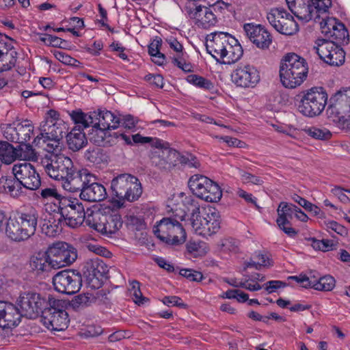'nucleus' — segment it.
<instances>
[{"label":"nucleus","instance_id":"1","mask_svg":"<svg viewBox=\"0 0 350 350\" xmlns=\"http://www.w3.org/2000/svg\"><path fill=\"white\" fill-rule=\"evenodd\" d=\"M23 315L34 319L40 315L43 324L55 331L67 328L70 321L66 310L67 302L52 295L40 294L34 291L21 293L16 301Z\"/></svg>","mask_w":350,"mask_h":350},{"label":"nucleus","instance_id":"2","mask_svg":"<svg viewBox=\"0 0 350 350\" xmlns=\"http://www.w3.org/2000/svg\"><path fill=\"white\" fill-rule=\"evenodd\" d=\"M38 217V211L32 207L25 211L18 212L6 222L7 237L15 242L27 240L36 232Z\"/></svg>","mask_w":350,"mask_h":350},{"label":"nucleus","instance_id":"3","mask_svg":"<svg viewBox=\"0 0 350 350\" xmlns=\"http://www.w3.org/2000/svg\"><path fill=\"white\" fill-rule=\"evenodd\" d=\"M308 66L306 60L295 53L286 54L280 62V77L287 88L299 86L306 79Z\"/></svg>","mask_w":350,"mask_h":350},{"label":"nucleus","instance_id":"4","mask_svg":"<svg viewBox=\"0 0 350 350\" xmlns=\"http://www.w3.org/2000/svg\"><path fill=\"white\" fill-rule=\"evenodd\" d=\"M295 105L298 111L309 118L320 115L327 102V94L322 87H314L296 95Z\"/></svg>","mask_w":350,"mask_h":350},{"label":"nucleus","instance_id":"5","mask_svg":"<svg viewBox=\"0 0 350 350\" xmlns=\"http://www.w3.org/2000/svg\"><path fill=\"white\" fill-rule=\"evenodd\" d=\"M288 9L299 20L308 22L317 21L321 14L329 12L332 0H286Z\"/></svg>","mask_w":350,"mask_h":350},{"label":"nucleus","instance_id":"6","mask_svg":"<svg viewBox=\"0 0 350 350\" xmlns=\"http://www.w3.org/2000/svg\"><path fill=\"white\" fill-rule=\"evenodd\" d=\"M149 144L157 148L150 157L151 165L161 173L170 172L176 166L178 151L170 148L168 142L157 137H152V141Z\"/></svg>","mask_w":350,"mask_h":350},{"label":"nucleus","instance_id":"7","mask_svg":"<svg viewBox=\"0 0 350 350\" xmlns=\"http://www.w3.org/2000/svg\"><path fill=\"white\" fill-rule=\"evenodd\" d=\"M155 236L168 245H176L186 240V232L179 221L171 217H163L153 228Z\"/></svg>","mask_w":350,"mask_h":350},{"label":"nucleus","instance_id":"8","mask_svg":"<svg viewBox=\"0 0 350 350\" xmlns=\"http://www.w3.org/2000/svg\"><path fill=\"white\" fill-rule=\"evenodd\" d=\"M57 210L64 225L70 228H77L85 221L84 205L77 198L66 197L60 199Z\"/></svg>","mask_w":350,"mask_h":350},{"label":"nucleus","instance_id":"9","mask_svg":"<svg viewBox=\"0 0 350 350\" xmlns=\"http://www.w3.org/2000/svg\"><path fill=\"white\" fill-rule=\"evenodd\" d=\"M188 186L195 196L206 202H216L222 196L219 185L201 174L191 176L188 181Z\"/></svg>","mask_w":350,"mask_h":350},{"label":"nucleus","instance_id":"10","mask_svg":"<svg viewBox=\"0 0 350 350\" xmlns=\"http://www.w3.org/2000/svg\"><path fill=\"white\" fill-rule=\"evenodd\" d=\"M42 164L49 176L55 180H64L74 169L72 160L64 154L46 155Z\"/></svg>","mask_w":350,"mask_h":350},{"label":"nucleus","instance_id":"11","mask_svg":"<svg viewBox=\"0 0 350 350\" xmlns=\"http://www.w3.org/2000/svg\"><path fill=\"white\" fill-rule=\"evenodd\" d=\"M313 49L321 59L330 66H339L345 62V53L340 44L327 39L319 38L315 41Z\"/></svg>","mask_w":350,"mask_h":350},{"label":"nucleus","instance_id":"12","mask_svg":"<svg viewBox=\"0 0 350 350\" xmlns=\"http://www.w3.org/2000/svg\"><path fill=\"white\" fill-rule=\"evenodd\" d=\"M53 284L57 291L73 295L79 291L82 286L81 274L77 270L65 269L53 276Z\"/></svg>","mask_w":350,"mask_h":350},{"label":"nucleus","instance_id":"13","mask_svg":"<svg viewBox=\"0 0 350 350\" xmlns=\"http://www.w3.org/2000/svg\"><path fill=\"white\" fill-rule=\"evenodd\" d=\"M46 254L53 269L70 265L77 258L75 248L65 242L53 243L48 247Z\"/></svg>","mask_w":350,"mask_h":350},{"label":"nucleus","instance_id":"14","mask_svg":"<svg viewBox=\"0 0 350 350\" xmlns=\"http://www.w3.org/2000/svg\"><path fill=\"white\" fill-rule=\"evenodd\" d=\"M267 18L271 25L279 33L292 36L299 29L292 15L282 8H275L267 14Z\"/></svg>","mask_w":350,"mask_h":350},{"label":"nucleus","instance_id":"15","mask_svg":"<svg viewBox=\"0 0 350 350\" xmlns=\"http://www.w3.org/2000/svg\"><path fill=\"white\" fill-rule=\"evenodd\" d=\"M107 271V265L98 257L87 260L83 269L88 284L94 288H98L101 286Z\"/></svg>","mask_w":350,"mask_h":350},{"label":"nucleus","instance_id":"16","mask_svg":"<svg viewBox=\"0 0 350 350\" xmlns=\"http://www.w3.org/2000/svg\"><path fill=\"white\" fill-rule=\"evenodd\" d=\"M217 8H221L219 3L213 4L211 8L194 3L193 7H187L189 17L197 20V25L203 29H208L217 23V16L213 12Z\"/></svg>","mask_w":350,"mask_h":350},{"label":"nucleus","instance_id":"17","mask_svg":"<svg viewBox=\"0 0 350 350\" xmlns=\"http://www.w3.org/2000/svg\"><path fill=\"white\" fill-rule=\"evenodd\" d=\"M12 171L16 177L21 180L25 189L37 190L41 186V178L34 166L30 163L23 162L14 165Z\"/></svg>","mask_w":350,"mask_h":350},{"label":"nucleus","instance_id":"18","mask_svg":"<svg viewBox=\"0 0 350 350\" xmlns=\"http://www.w3.org/2000/svg\"><path fill=\"white\" fill-rule=\"evenodd\" d=\"M232 82L241 88H254L260 81L257 69L251 65H240L231 75Z\"/></svg>","mask_w":350,"mask_h":350},{"label":"nucleus","instance_id":"19","mask_svg":"<svg viewBox=\"0 0 350 350\" xmlns=\"http://www.w3.org/2000/svg\"><path fill=\"white\" fill-rule=\"evenodd\" d=\"M244 31L249 40L260 49H268L273 41L270 32L262 25L246 23Z\"/></svg>","mask_w":350,"mask_h":350},{"label":"nucleus","instance_id":"20","mask_svg":"<svg viewBox=\"0 0 350 350\" xmlns=\"http://www.w3.org/2000/svg\"><path fill=\"white\" fill-rule=\"evenodd\" d=\"M94 176L90 174L87 170H81L77 171L73 169L65 178L62 183L63 188L70 192L81 193L85 187L88 185L89 179L94 178Z\"/></svg>","mask_w":350,"mask_h":350},{"label":"nucleus","instance_id":"21","mask_svg":"<svg viewBox=\"0 0 350 350\" xmlns=\"http://www.w3.org/2000/svg\"><path fill=\"white\" fill-rule=\"evenodd\" d=\"M327 116L330 121H332L340 128H345L349 126L350 119L348 118V109L347 105H342L333 96L330 98V104L326 110Z\"/></svg>","mask_w":350,"mask_h":350},{"label":"nucleus","instance_id":"22","mask_svg":"<svg viewBox=\"0 0 350 350\" xmlns=\"http://www.w3.org/2000/svg\"><path fill=\"white\" fill-rule=\"evenodd\" d=\"M229 34L223 31L214 32L209 35L212 38L207 40L206 51L218 63L221 60V55L224 54L223 53L225 51V46L227 44Z\"/></svg>","mask_w":350,"mask_h":350},{"label":"nucleus","instance_id":"23","mask_svg":"<svg viewBox=\"0 0 350 350\" xmlns=\"http://www.w3.org/2000/svg\"><path fill=\"white\" fill-rule=\"evenodd\" d=\"M89 119L92 120L93 124L100 126L109 131L116 129L120 125V118L116 116L112 112L107 110H98L90 112Z\"/></svg>","mask_w":350,"mask_h":350},{"label":"nucleus","instance_id":"24","mask_svg":"<svg viewBox=\"0 0 350 350\" xmlns=\"http://www.w3.org/2000/svg\"><path fill=\"white\" fill-rule=\"evenodd\" d=\"M226 43L225 51L223 53L224 54L221 55L219 61L221 64H234L241 59L243 53V48L238 40L230 34H229Z\"/></svg>","mask_w":350,"mask_h":350},{"label":"nucleus","instance_id":"25","mask_svg":"<svg viewBox=\"0 0 350 350\" xmlns=\"http://www.w3.org/2000/svg\"><path fill=\"white\" fill-rule=\"evenodd\" d=\"M94 178H90L88 185L85 189L80 193V198L86 202H100L104 200L107 193L105 187L100 183L94 182Z\"/></svg>","mask_w":350,"mask_h":350},{"label":"nucleus","instance_id":"26","mask_svg":"<svg viewBox=\"0 0 350 350\" xmlns=\"http://www.w3.org/2000/svg\"><path fill=\"white\" fill-rule=\"evenodd\" d=\"M88 131V139L97 146H111L115 144L112 133L103 127L91 124Z\"/></svg>","mask_w":350,"mask_h":350},{"label":"nucleus","instance_id":"27","mask_svg":"<svg viewBox=\"0 0 350 350\" xmlns=\"http://www.w3.org/2000/svg\"><path fill=\"white\" fill-rule=\"evenodd\" d=\"M64 226L58 212L49 213L40 223L41 232L50 237H55L59 234Z\"/></svg>","mask_w":350,"mask_h":350},{"label":"nucleus","instance_id":"28","mask_svg":"<svg viewBox=\"0 0 350 350\" xmlns=\"http://www.w3.org/2000/svg\"><path fill=\"white\" fill-rule=\"evenodd\" d=\"M131 184H129L127 189L122 194V198L120 200H113V204L117 208H122L124 206L125 201L135 202L137 200L142 194V187L139 179L134 176Z\"/></svg>","mask_w":350,"mask_h":350},{"label":"nucleus","instance_id":"29","mask_svg":"<svg viewBox=\"0 0 350 350\" xmlns=\"http://www.w3.org/2000/svg\"><path fill=\"white\" fill-rule=\"evenodd\" d=\"M0 187L13 198H18L24 193L23 183L16 177V172L12 171V176H2L0 178Z\"/></svg>","mask_w":350,"mask_h":350},{"label":"nucleus","instance_id":"30","mask_svg":"<svg viewBox=\"0 0 350 350\" xmlns=\"http://www.w3.org/2000/svg\"><path fill=\"white\" fill-rule=\"evenodd\" d=\"M5 312L0 325L3 329H12L16 327L21 322V317H24L18 306L10 302L6 301Z\"/></svg>","mask_w":350,"mask_h":350},{"label":"nucleus","instance_id":"31","mask_svg":"<svg viewBox=\"0 0 350 350\" xmlns=\"http://www.w3.org/2000/svg\"><path fill=\"white\" fill-rule=\"evenodd\" d=\"M134 177L130 174H120L115 176L111 181L110 191L113 198L120 200L122 194L127 189L129 184Z\"/></svg>","mask_w":350,"mask_h":350},{"label":"nucleus","instance_id":"32","mask_svg":"<svg viewBox=\"0 0 350 350\" xmlns=\"http://www.w3.org/2000/svg\"><path fill=\"white\" fill-rule=\"evenodd\" d=\"M83 130L80 125L76 126L66 134V142L70 150L78 151L87 144L88 137Z\"/></svg>","mask_w":350,"mask_h":350},{"label":"nucleus","instance_id":"33","mask_svg":"<svg viewBox=\"0 0 350 350\" xmlns=\"http://www.w3.org/2000/svg\"><path fill=\"white\" fill-rule=\"evenodd\" d=\"M111 136L112 139H114L115 144L116 143V140H122L123 141L124 145L129 146L149 144L152 141V137H143L139 133L131 135L128 134L126 132L117 131L112 133Z\"/></svg>","mask_w":350,"mask_h":350},{"label":"nucleus","instance_id":"34","mask_svg":"<svg viewBox=\"0 0 350 350\" xmlns=\"http://www.w3.org/2000/svg\"><path fill=\"white\" fill-rule=\"evenodd\" d=\"M29 267L32 271H37L38 274L51 271L53 269L46 251L44 253L40 252L31 256L29 261Z\"/></svg>","mask_w":350,"mask_h":350},{"label":"nucleus","instance_id":"35","mask_svg":"<svg viewBox=\"0 0 350 350\" xmlns=\"http://www.w3.org/2000/svg\"><path fill=\"white\" fill-rule=\"evenodd\" d=\"M47 122L46 121L44 124L42 122L40 124V131L41 133L40 135H37V137L34 139L33 143L36 144L37 142H39L40 139L43 140V142L46 144L45 150L51 154H55L54 151H59L61 150V141L56 140L54 138H51L49 134L46 133V129H45V126Z\"/></svg>","mask_w":350,"mask_h":350},{"label":"nucleus","instance_id":"36","mask_svg":"<svg viewBox=\"0 0 350 350\" xmlns=\"http://www.w3.org/2000/svg\"><path fill=\"white\" fill-rule=\"evenodd\" d=\"M325 36L327 37V40L337 44H347L349 42V31L342 23L338 24V25Z\"/></svg>","mask_w":350,"mask_h":350},{"label":"nucleus","instance_id":"37","mask_svg":"<svg viewBox=\"0 0 350 350\" xmlns=\"http://www.w3.org/2000/svg\"><path fill=\"white\" fill-rule=\"evenodd\" d=\"M17 131L19 137L18 147L21 148L22 145H25L27 148H31V145L26 143L30 140L31 134L33 132V126L31 122L29 120H25L22 122L18 123Z\"/></svg>","mask_w":350,"mask_h":350},{"label":"nucleus","instance_id":"38","mask_svg":"<svg viewBox=\"0 0 350 350\" xmlns=\"http://www.w3.org/2000/svg\"><path fill=\"white\" fill-rule=\"evenodd\" d=\"M311 287L317 291H330L335 286V279L334 277L327 275L316 279L315 276H312Z\"/></svg>","mask_w":350,"mask_h":350},{"label":"nucleus","instance_id":"39","mask_svg":"<svg viewBox=\"0 0 350 350\" xmlns=\"http://www.w3.org/2000/svg\"><path fill=\"white\" fill-rule=\"evenodd\" d=\"M105 235L115 234L122 226L121 216L118 214L105 215Z\"/></svg>","mask_w":350,"mask_h":350},{"label":"nucleus","instance_id":"40","mask_svg":"<svg viewBox=\"0 0 350 350\" xmlns=\"http://www.w3.org/2000/svg\"><path fill=\"white\" fill-rule=\"evenodd\" d=\"M182 206L187 211V214H191L190 221L199 217L200 206L198 201L193 196L185 197L182 202Z\"/></svg>","mask_w":350,"mask_h":350},{"label":"nucleus","instance_id":"41","mask_svg":"<svg viewBox=\"0 0 350 350\" xmlns=\"http://www.w3.org/2000/svg\"><path fill=\"white\" fill-rule=\"evenodd\" d=\"M186 79L189 83L204 90L211 91L214 89L213 83L204 77L198 75H189Z\"/></svg>","mask_w":350,"mask_h":350},{"label":"nucleus","instance_id":"42","mask_svg":"<svg viewBox=\"0 0 350 350\" xmlns=\"http://www.w3.org/2000/svg\"><path fill=\"white\" fill-rule=\"evenodd\" d=\"M85 157L89 162L96 165H99L106 161L105 154L100 146L87 150Z\"/></svg>","mask_w":350,"mask_h":350},{"label":"nucleus","instance_id":"43","mask_svg":"<svg viewBox=\"0 0 350 350\" xmlns=\"http://www.w3.org/2000/svg\"><path fill=\"white\" fill-rule=\"evenodd\" d=\"M70 117L76 124L81 126V129L90 127V124L92 123V120L89 119L90 113H85L81 109L72 111Z\"/></svg>","mask_w":350,"mask_h":350},{"label":"nucleus","instance_id":"44","mask_svg":"<svg viewBox=\"0 0 350 350\" xmlns=\"http://www.w3.org/2000/svg\"><path fill=\"white\" fill-rule=\"evenodd\" d=\"M282 214L283 213H280V216L278 215L276 219L278 227L288 237H295L297 234L298 231L291 226V219L282 216Z\"/></svg>","mask_w":350,"mask_h":350},{"label":"nucleus","instance_id":"45","mask_svg":"<svg viewBox=\"0 0 350 350\" xmlns=\"http://www.w3.org/2000/svg\"><path fill=\"white\" fill-rule=\"evenodd\" d=\"M305 131L308 135L316 139L327 140L332 137L331 132L325 128L320 129L316 126H312Z\"/></svg>","mask_w":350,"mask_h":350},{"label":"nucleus","instance_id":"46","mask_svg":"<svg viewBox=\"0 0 350 350\" xmlns=\"http://www.w3.org/2000/svg\"><path fill=\"white\" fill-rule=\"evenodd\" d=\"M55 57L62 63L75 68L82 67V64L77 59L60 51H54Z\"/></svg>","mask_w":350,"mask_h":350},{"label":"nucleus","instance_id":"47","mask_svg":"<svg viewBox=\"0 0 350 350\" xmlns=\"http://www.w3.org/2000/svg\"><path fill=\"white\" fill-rule=\"evenodd\" d=\"M209 219L207 217H202L200 215L197 218L193 219L191 221V225L195 231L199 234H207Z\"/></svg>","mask_w":350,"mask_h":350},{"label":"nucleus","instance_id":"48","mask_svg":"<svg viewBox=\"0 0 350 350\" xmlns=\"http://www.w3.org/2000/svg\"><path fill=\"white\" fill-rule=\"evenodd\" d=\"M176 165L178 163H180L183 165H187L189 167L197 168L200 167V163L197 160L196 157L191 154L187 153L186 154H181L178 152V156H177Z\"/></svg>","mask_w":350,"mask_h":350},{"label":"nucleus","instance_id":"49","mask_svg":"<svg viewBox=\"0 0 350 350\" xmlns=\"http://www.w3.org/2000/svg\"><path fill=\"white\" fill-rule=\"evenodd\" d=\"M296 208H297V206L291 203L282 202L280 203L277 210L278 215L280 216V213H283L282 216L291 219L293 214H295Z\"/></svg>","mask_w":350,"mask_h":350},{"label":"nucleus","instance_id":"50","mask_svg":"<svg viewBox=\"0 0 350 350\" xmlns=\"http://www.w3.org/2000/svg\"><path fill=\"white\" fill-rule=\"evenodd\" d=\"M134 301L138 306L143 305L149 301V299L144 297L139 290V282L134 280L131 283Z\"/></svg>","mask_w":350,"mask_h":350},{"label":"nucleus","instance_id":"51","mask_svg":"<svg viewBox=\"0 0 350 350\" xmlns=\"http://www.w3.org/2000/svg\"><path fill=\"white\" fill-rule=\"evenodd\" d=\"M339 20L336 18H327L326 19H323L321 22H320L321 32L325 36L329 34L330 31L336 27L338 24H340Z\"/></svg>","mask_w":350,"mask_h":350},{"label":"nucleus","instance_id":"52","mask_svg":"<svg viewBox=\"0 0 350 350\" xmlns=\"http://www.w3.org/2000/svg\"><path fill=\"white\" fill-rule=\"evenodd\" d=\"M179 274L191 282H200L204 278L202 272L191 269H181Z\"/></svg>","mask_w":350,"mask_h":350},{"label":"nucleus","instance_id":"53","mask_svg":"<svg viewBox=\"0 0 350 350\" xmlns=\"http://www.w3.org/2000/svg\"><path fill=\"white\" fill-rule=\"evenodd\" d=\"M334 99L338 100L342 105H347L348 110L350 109V87L344 88L337 92L334 96Z\"/></svg>","mask_w":350,"mask_h":350},{"label":"nucleus","instance_id":"54","mask_svg":"<svg viewBox=\"0 0 350 350\" xmlns=\"http://www.w3.org/2000/svg\"><path fill=\"white\" fill-rule=\"evenodd\" d=\"M65 129L66 126L64 124L57 125L55 124H53L51 131L46 132V133L49 134L51 138H54L56 140L62 141L64 137H66V134L68 133L67 131H64Z\"/></svg>","mask_w":350,"mask_h":350},{"label":"nucleus","instance_id":"55","mask_svg":"<svg viewBox=\"0 0 350 350\" xmlns=\"http://www.w3.org/2000/svg\"><path fill=\"white\" fill-rule=\"evenodd\" d=\"M18 124L14 126L11 124L7 125L3 130V136L4 137L11 142L17 143L19 140V137L18 135Z\"/></svg>","mask_w":350,"mask_h":350},{"label":"nucleus","instance_id":"56","mask_svg":"<svg viewBox=\"0 0 350 350\" xmlns=\"http://www.w3.org/2000/svg\"><path fill=\"white\" fill-rule=\"evenodd\" d=\"M40 196L43 199L55 198L57 202L54 203V205L57 208L59 200L65 198L64 196L59 194L56 188L55 187L42 189L40 191Z\"/></svg>","mask_w":350,"mask_h":350},{"label":"nucleus","instance_id":"57","mask_svg":"<svg viewBox=\"0 0 350 350\" xmlns=\"http://www.w3.org/2000/svg\"><path fill=\"white\" fill-rule=\"evenodd\" d=\"M172 62L173 64L185 72H189L193 70V66L191 63L187 62L185 56L172 57Z\"/></svg>","mask_w":350,"mask_h":350},{"label":"nucleus","instance_id":"58","mask_svg":"<svg viewBox=\"0 0 350 350\" xmlns=\"http://www.w3.org/2000/svg\"><path fill=\"white\" fill-rule=\"evenodd\" d=\"M240 175L242 180L245 183H252L253 185H261L264 183V180L261 177L243 170L240 171Z\"/></svg>","mask_w":350,"mask_h":350},{"label":"nucleus","instance_id":"59","mask_svg":"<svg viewBox=\"0 0 350 350\" xmlns=\"http://www.w3.org/2000/svg\"><path fill=\"white\" fill-rule=\"evenodd\" d=\"M138 118L131 114L123 116L120 118V125L129 130H133L138 123Z\"/></svg>","mask_w":350,"mask_h":350},{"label":"nucleus","instance_id":"60","mask_svg":"<svg viewBox=\"0 0 350 350\" xmlns=\"http://www.w3.org/2000/svg\"><path fill=\"white\" fill-rule=\"evenodd\" d=\"M45 36H48L47 46H51L53 47L66 49L68 46V42L64 39H62L56 36H53L47 33H44Z\"/></svg>","mask_w":350,"mask_h":350},{"label":"nucleus","instance_id":"61","mask_svg":"<svg viewBox=\"0 0 350 350\" xmlns=\"http://www.w3.org/2000/svg\"><path fill=\"white\" fill-rule=\"evenodd\" d=\"M285 282L281 280H270L266 282L263 286L269 294L275 292L278 289L287 286Z\"/></svg>","mask_w":350,"mask_h":350},{"label":"nucleus","instance_id":"62","mask_svg":"<svg viewBox=\"0 0 350 350\" xmlns=\"http://www.w3.org/2000/svg\"><path fill=\"white\" fill-rule=\"evenodd\" d=\"M312 277L310 275V277L307 276L305 274H300L299 275H292L288 278V280H294L297 283L301 284V287L305 288H310L311 282H312Z\"/></svg>","mask_w":350,"mask_h":350},{"label":"nucleus","instance_id":"63","mask_svg":"<svg viewBox=\"0 0 350 350\" xmlns=\"http://www.w3.org/2000/svg\"><path fill=\"white\" fill-rule=\"evenodd\" d=\"M172 213V215L170 216L173 219H176V221H183L185 219L187 211L182 206L181 204H175L170 210Z\"/></svg>","mask_w":350,"mask_h":350},{"label":"nucleus","instance_id":"64","mask_svg":"<svg viewBox=\"0 0 350 350\" xmlns=\"http://www.w3.org/2000/svg\"><path fill=\"white\" fill-rule=\"evenodd\" d=\"M163 303L166 306H174L180 308H187V304L182 301V299L177 296H165L162 300Z\"/></svg>","mask_w":350,"mask_h":350}]
</instances>
